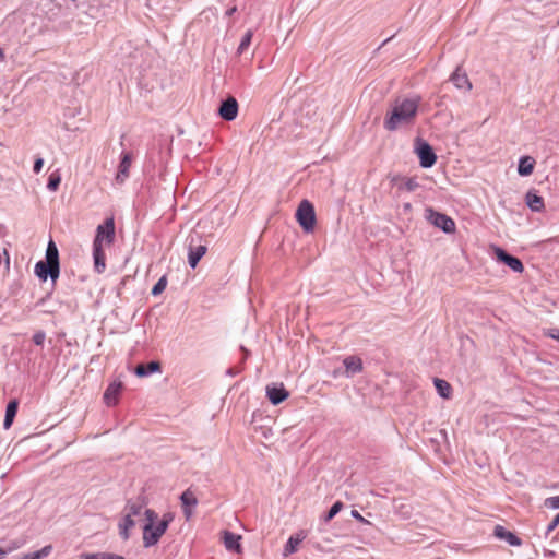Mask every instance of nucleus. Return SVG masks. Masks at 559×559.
<instances>
[{"label":"nucleus","instance_id":"1","mask_svg":"<svg viewBox=\"0 0 559 559\" xmlns=\"http://www.w3.org/2000/svg\"><path fill=\"white\" fill-rule=\"evenodd\" d=\"M419 98H397L393 102L384 119V128L395 131L415 121Z\"/></svg>","mask_w":559,"mask_h":559},{"label":"nucleus","instance_id":"2","mask_svg":"<svg viewBox=\"0 0 559 559\" xmlns=\"http://www.w3.org/2000/svg\"><path fill=\"white\" fill-rule=\"evenodd\" d=\"M145 524L143 525V545L144 547H152L158 543L160 537L165 534L169 523L174 516L171 513L163 515L162 520H158L157 513L152 509L144 511Z\"/></svg>","mask_w":559,"mask_h":559},{"label":"nucleus","instance_id":"3","mask_svg":"<svg viewBox=\"0 0 559 559\" xmlns=\"http://www.w3.org/2000/svg\"><path fill=\"white\" fill-rule=\"evenodd\" d=\"M60 273L59 252L56 243L50 240L46 250V261H39L35 265V274L46 281L48 275L53 282L57 281Z\"/></svg>","mask_w":559,"mask_h":559},{"label":"nucleus","instance_id":"4","mask_svg":"<svg viewBox=\"0 0 559 559\" xmlns=\"http://www.w3.org/2000/svg\"><path fill=\"white\" fill-rule=\"evenodd\" d=\"M124 514L118 523L119 535L123 540H128L131 535V531L135 526V516H139L142 512V506L135 502L128 503L124 508Z\"/></svg>","mask_w":559,"mask_h":559},{"label":"nucleus","instance_id":"5","mask_svg":"<svg viewBox=\"0 0 559 559\" xmlns=\"http://www.w3.org/2000/svg\"><path fill=\"white\" fill-rule=\"evenodd\" d=\"M296 219L306 233H312L316 227V212L313 204L308 200H302L296 211Z\"/></svg>","mask_w":559,"mask_h":559},{"label":"nucleus","instance_id":"6","mask_svg":"<svg viewBox=\"0 0 559 559\" xmlns=\"http://www.w3.org/2000/svg\"><path fill=\"white\" fill-rule=\"evenodd\" d=\"M115 219L114 217H108L103 224L97 226L93 247L104 248L110 246L115 241Z\"/></svg>","mask_w":559,"mask_h":559},{"label":"nucleus","instance_id":"7","mask_svg":"<svg viewBox=\"0 0 559 559\" xmlns=\"http://www.w3.org/2000/svg\"><path fill=\"white\" fill-rule=\"evenodd\" d=\"M491 248L499 262L509 266L513 272L521 273L523 271L524 266L519 258L508 253L504 249L498 246H492Z\"/></svg>","mask_w":559,"mask_h":559},{"label":"nucleus","instance_id":"8","mask_svg":"<svg viewBox=\"0 0 559 559\" xmlns=\"http://www.w3.org/2000/svg\"><path fill=\"white\" fill-rule=\"evenodd\" d=\"M427 219L436 227L441 228L445 233H451L454 229V222L447 215L435 212L431 209L426 210Z\"/></svg>","mask_w":559,"mask_h":559},{"label":"nucleus","instance_id":"9","mask_svg":"<svg viewBox=\"0 0 559 559\" xmlns=\"http://www.w3.org/2000/svg\"><path fill=\"white\" fill-rule=\"evenodd\" d=\"M416 153L419 157L420 165L425 168L431 167L436 162V155L432 148L425 141L418 140L416 145Z\"/></svg>","mask_w":559,"mask_h":559},{"label":"nucleus","instance_id":"10","mask_svg":"<svg viewBox=\"0 0 559 559\" xmlns=\"http://www.w3.org/2000/svg\"><path fill=\"white\" fill-rule=\"evenodd\" d=\"M219 116L227 120H234L238 115V103L234 97H228L219 107Z\"/></svg>","mask_w":559,"mask_h":559},{"label":"nucleus","instance_id":"11","mask_svg":"<svg viewBox=\"0 0 559 559\" xmlns=\"http://www.w3.org/2000/svg\"><path fill=\"white\" fill-rule=\"evenodd\" d=\"M493 536L500 540L507 542L510 546H521L522 540L514 533L508 531L502 525H496L493 528Z\"/></svg>","mask_w":559,"mask_h":559},{"label":"nucleus","instance_id":"12","mask_svg":"<svg viewBox=\"0 0 559 559\" xmlns=\"http://www.w3.org/2000/svg\"><path fill=\"white\" fill-rule=\"evenodd\" d=\"M266 395L272 404L277 405L285 401L288 397L289 393L281 383L280 385H267Z\"/></svg>","mask_w":559,"mask_h":559},{"label":"nucleus","instance_id":"13","mask_svg":"<svg viewBox=\"0 0 559 559\" xmlns=\"http://www.w3.org/2000/svg\"><path fill=\"white\" fill-rule=\"evenodd\" d=\"M180 500L185 518L186 520H190L193 513L192 508L198 504V499L194 492L191 489H187L186 491L182 492Z\"/></svg>","mask_w":559,"mask_h":559},{"label":"nucleus","instance_id":"14","mask_svg":"<svg viewBox=\"0 0 559 559\" xmlns=\"http://www.w3.org/2000/svg\"><path fill=\"white\" fill-rule=\"evenodd\" d=\"M122 391V383L121 382H112L110 383L105 393H104V402L107 406H115L118 401L120 393Z\"/></svg>","mask_w":559,"mask_h":559},{"label":"nucleus","instance_id":"15","mask_svg":"<svg viewBox=\"0 0 559 559\" xmlns=\"http://www.w3.org/2000/svg\"><path fill=\"white\" fill-rule=\"evenodd\" d=\"M133 156L131 153H123L118 168L116 180L120 183L129 177V170L132 164Z\"/></svg>","mask_w":559,"mask_h":559},{"label":"nucleus","instance_id":"16","mask_svg":"<svg viewBox=\"0 0 559 559\" xmlns=\"http://www.w3.org/2000/svg\"><path fill=\"white\" fill-rule=\"evenodd\" d=\"M240 538L241 537L239 535L225 531L223 539L226 549L230 551L241 552Z\"/></svg>","mask_w":559,"mask_h":559},{"label":"nucleus","instance_id":"17","mask_svg":"<svg viewBox=\"0 0 559 559\" xmlns=\"http://www.w3.org/2000/svg\"><path fill=\"white\" fill-rule=\"evenodd\" d=\"M535 159L531 156H522L519 159L518 173L520 176L526 177L532 175L535 167Z\"/></svg>","mask_w":559,"mask_h":559},{"label":"nucleus","instance_id":"18","mask_svg":"<svg viewBox=\"0 0 559 559\" xmlns=\"http://www.w3.org/2000/svg\"><path fill=\"white\" fill-rule=\"evenodd\" d=\"M206 251L207 248L206 246L203 245H199L197 247H192L191 245L189 246L188 260L192 269H194L198 265L199 261L206 253Z\"/></svg>","mask_w":559,"mask_h":559},{"label":"nucleus","instance_id":"19","mask_svg":"<svg viewBox=\"0 0 559 559\" xmlns=\"http://www.w3.org/2000/svg\"><path fill=\"white\" fill-rule=\"evenodd\" d=\"M525 202L533 212H542L545 207L543 198L533 191L526 193Z\"/></svg>","mask_w":559,"mask_h":559},{"label":"nucleus","instance_id":"20","mask_svg":"<svg viewBox=\"0 0 559 559\" xmlns=\"http://www.w3.org/2000/svg\"><path fill=\"white\" fill-rule=\"evenodd\" d=\"M306 535L304 533H297L289 537L284 548V556H289L297 551L298 546L305 539Z\"/></svg>","mask_w":559,"mask_h":559},{"label":"nucleus","instance_id":"21","mask_svg":"<svg viewBox=\"0 0 559 559\" xmlns=\"http://www.w3.org/2000/svg\"><path fill=\"white\" fill-rule=\"evenodd\" d=\"M343 362L348 376L360 372L362 370V361L357 356H348L344 359Z\"/></svg>","mask_w":559,"mask_h":559},{"label":"nucleus","instance_id":"22","mask_svg":"<svg viewBox=\"0 0 559 559\" xmlns=\"http://www.w3.org/2000/svg\"><path fill=\"white\" fill-rule=\"evenodd\" d=\"M162 369L158 361H151L147 365L140 364L135 367V374L138 377H146L150 373L159 372Z\"/></svg>","mask_w":559,"mask_h":559},{"label":"nucleus","instance_id":"23","mask_svg":"<svg viewBox=\"0 0 559 559\" xmlns=\"http://www.w3.org/2000/svg\"><path fill=\"white\" fill-rule=\"evenodd\" d=\"M93 258L96 271L98 273L104 272L106 267V254L104 248L93 247Z\"/></svg>","mask_w":559,"mask_h":559},{"label":"nucleus","instance_id":"24","mask_svg":"<svg viewBox=\"0 0 559 559\" xmlns=\"http://www.w3.org/2000/svg\"><path fill=\"white\" fill-rule=\"evenodd\" d=\"M17 407H19L17 400H12L9 402V404L7 406V411H5L4 421H3L4 429H9L12 426L14 417L17 412Z\"/></svg>","mask_w":559,"mask_h":559},{"label":"nucleus","instance_id":"25","mask_svg":"<svg viewBox=\"0 0 559 559\" xmlns=\"http://www.w3.org/2000/svg\"><path fill=\"white\" fill-rule=\"evenodd\" d=\"M80 559H126L121 555L112 554V552H84L80 555Z\"/></svg>","mask_w":559,"mask_h":559},{"label":"nucleus","instance_id":"26","mask_svg":"<svg viewBox=\"0 0 559 559\" xmlns=\"http://www.w3.org/2000/svg\"><path fill=\"white\" fill-rule=\"evenodd\" d=\"M456 90H472V83L465 72H461V68L456 67Z\"/></svg>","mask_w":559,"mask_h":559},{"label":"nucleus","instance_id":"27","mask_svg":"<svg viewBox=\"0 0 559 559\" xmlns=\"http://www.w3.org/2000/svg\"><path fill=\"white\" fill-rule=\"evenodd\" d=\"M433 383H435V386H436L438 393L442 397L449 399L451 396L452 386H451V384L449 382H447V381H444L442 379L436 378Z\"/></svg>","mask_w":559,"mask_h":559},{"label":"nucleus","instance_id":"28","mask_svg":"<svg viewBox=\"0 0 559 559\" xmlns=\"http://www.w3.org/2000/svg\"><path fill=\"white\" fill-rule=\"evenodd\" d=\"M253 37V31L248 29L241 38V41L237 48V53L242 55L250 46Z\"/></svg>","mask_w":559,"mask_h":559},{"label":"nucleus","instance_id":"29","mask_svg":"<svg viewBox=\"0 0 559 559\" xmlns=\"http://www.w3.org/2000/svg\"><path fill=\"white\" fill-rule=\"evenodd\" d=\"M51 549H52V547L50 545H48L38 551L25 554L20 559H43L50 554Z\"/></svg>","mask_w":559,"mask_h":559},{"label":"nucleus","instance_id":"30","mask_svg":"<svg viewBox=\"0 0 559 559\" xmlns=\"http://www.w3.org/2000/svg\"><path fill=\"white\" fill-rule=\"evenodd\" d=\"M60 181H61V177H60L59 173L53 171L49 176L47 188L51 191H56L59 188Z\"/></svg>","mask_w":559,"mask_h":559},{"label":"nucleus","instance_id":"31","mask_svg":"<svg viewBox=\"0 0 559 559\" xmlns=\"http://www.w3.org/2000/svg\"><path fill=\"white\" fill-rule=\"evenodd\" d=\"M167 286V278L166 276H162L158 282L154 285L152 288V295L157 296L162 294Z\"/></svg>","mask_w":559,"mask_h":559},{"label":"nucleus","instance_id":"32","mask_svg":"<svg viewBox=\"0 0 559 559\" xmlns=\"http://www.w3.org/2000/svg\"><path fill=\"white\" fill-rule=\"evenodd\" d=\"M344 504L341 501H336L331 509L329 510L328 514L325 515V522L331 521L342 509Z\"/></svg>","mask_w":559,"mask_h":559},{"label":"nucleus","instance_id":"33","mask_svg":"<svg viewBox=\"0 0 559 559\" xmlns=\"http://www.w3.org/2000/svg\"><path fill=\"white\" fill-rule=\"evenodd\" d=\"M544 506L549 509H559V496L546 498Z\"/></svg>","mask_w":559,"mask_h":559},{"label":"nucleus","instance_id":"34","mask_svg":"<svg viewBox=\"0 0 559 559\" xmlns=\"http://www.w3.org/2000/svg\"><path fill=\"white\" fill-rule=\"evenodd\" d=\"M45 338L46 334L44 331H38L33 335V342L38 346H41L44 344Z\"/></svg>","mask_w":559,"mask_h":559},{"label":"nucleus","instance_id":"35","mask_svg":"<svg viewBox=\"0 0 559 559\" xmlns=\"http://www.w3.org/2000/svg\"><path fill=\"white\" fill-rule=\"evenodd\" d=\"M460 344L464 348L473 347L474 346L473 340H471L468 336H461L460 337Z\"/></svg>","mask_w":559,"mask_h":559},{"label":"nucleus","instance_id":"36","mask_svg":"<svg viewBox=\"0 0 559 559\" xmlns=\"http://www.w3.org/2000/svg\"><path fill=\"white\" fill-rule=\"evenodd\" d=\"M20 546L17 543H13L12 546H9L8 548L0 547V557L5 556L7 554L17 549Z\"/></svg>","mask_w":559,"mask_h":559},{"label":"nucleus","instance_id":"37","mask_svg":"<svg viewBox=\"0 0 559 559\" xmlns=\"http://www.w3.org/2000/svg\"><path fill=\"white\" fill-rule=\"evenodd\" d=\"M559 525V520H557V515L552 519V521L548 524L546 534L551 533Z\"/></svg>","mask_w":559,"mask_h":559},{"label":"nucleus","instance_id":"38","mask_svg":"<svg viewBox=\"0 0 559 559\" xmlns=\"http://www.w3.org/2000/svg\"><path fill=\"white\" fill-rule=\"evenodd\" d=\"M43 166H44V159L40 157L37 158L34 163V173H36V174L40 173Z\"/></svg>","mask_w":559,"mask_h":559},{"label":"nucleus","instance_id":"39","mask_svg":"<svg viewBox=\"0 0 559 559\" xmlns=\"http://www.w3.org/2000/svg\"><path fill=\"white\" fill-rule=\"evenodd\" d=\"M352 515L361 523L370 524L357 510H353Z\"/></svg>","mask_w":559,"mask_h":559},{"label":"nucleus","instance_id":"40","mask_svg":"<svg viewBox=\"0 0 559 559\" xmlns=\"http://www.w3.org/2000/svg\"><path fill=\"white\" fill-rule=\"evenodd\" d=\"M236 11H237V8H236V7H233V8H230L229 10H227L226 15L230 16V15H233Z\"/></svg>","mask_w":559,"mask_h":559},{"label":"nucleus","instance_id":"41","mask_svg":"<svg viewBox=\"0 0 559 559\" xmlns=\"http://www.w3.org/2000/svg\"><path fill=\"white\" fill-rule=\"evenodd\" d=\"M549 336L554 340L559 341V331H557V333H550Z\"/></svg>","mask_w":559,"mask_h":559},{"label":"nucleus","instance_id":"42","mask_svg":"<svg viewBox=\"0 0 559 559\" xmlns=\"http://www.w3.org/2000/svg\"><path fill=\"white\" fill-rule=\"evenodd\" d=\"M557 520H559V513L557 514Z\"/></svg>","mask_w":559,"mask_h":559}]
</instances>
